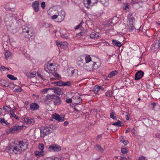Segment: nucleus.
Here are the masks:
<instances>
[{
  "label": "nucleus",
  "mask_w": 160,
  "mask_h": 160,
  "mask_svg": "<svg viewBox=\"0 0 160 160\" xmlns=\"http://www.w3.org/2000/svg\"><path fill=\"white\" fill-rule=\"evenodd\" d=\"M28 142L27 141H14L11 142L9 148V152L15 154L19 153L21 151L28 148Z\"/></svg>",
  "instance_id": "1"
},
{
  "label": "nucleus",
  "mask_w": 160,
  "mask_h": 160,
  "mask_svg": "<svg viewBox=\"0 0 160 160\" xmlns=\"http://www.w3.org/2000/svg\"><path fill=\"white\" fill-rule=\"evenodd\" d=\"M48 13L52 19H55V21L57 22H61L64 18L65 12L63 11L59 12L54 8H50L48 11Z\"/></svg>",
  "instance_id": "2"
},
{
  "label": "nucleus",
  "mask_w": 160,
  "mask_h": 160,
  "mask_svg": "<svg viewBox=\"0 0 160 160\" xmlns=\"http://www.w3.org/2000/svg\"><path fill=\"white\" fill-rule=\"evenodd\" d=\"M44 68L45 71L49 73H51L55 77L58 78L60 77L59 75L56 72L57 68L53 63L48 62L45 65Z\"/></svg>",
  "instance_id": "3"
},
{
  "label": "nucleus",
  "mask_w": 160,
  "mask_h": 160,
  "mask_svg": "<svg viewBox=\"0 0 160 160\" xmlns=\"http://www.w3.org/2000/svg\"><path fill=\"white\" fill-rule=\"evenodd\" d=\"M91 63L92 65L90 66L89 65L88 63H85L83 65L84 68L89 71H92L97 69L101 65V63L98 59L96 61H92Z\"/></svg>",
  "instance_id": "4"
},
{
  "label": "nucleus",
  "mask_w": 160,
  "mask_h": 160,
  "mask_svg": "<svg viewBox=\"0 0 160 160\" xmlns=\"http://www.w3.org/2000/svg\"><path fill=\"white\" fill-rule=\"evenodd\" d=\"M22 33L26 35L28 38L32 37L34 34V30L31 27H25L22 29Z\"/></svg>",
  "instance_id": "5"
},
{
  "label": "nucleus",
  "mask_w": 160,
  "mask_h": 160,
  "mask_svg": "<svg viewBox=\"0 0 160 160\" xmlns=\"http://www.w3.org/2000/svg\"><path fill=\"white\" fill-rule=\"evenodd\" d=\"M40 129L41 132V137H44L45 136L52 132V129L47 127H41Z\"/></svg>",
  "instance_id": "6"
},
{
  "label": "nucleus",
  "mask_w": 160,
  "mask_h": 160,
  "mask_svg": "<svg viewBox=\"0 0 160 160\" xmlns=\"http://www.w3.org/2000/svg\"><path fill=\"white\" fill-rule=\"evenodd\" d=\"M128 18L129 20V23L128 25V28L129 30L132 31L135 28L134 24L135 20L132 13L129 14Z\"/></svg>",
  "instance_id": "7"
},
{
  "label": "nucleus",
  "mask_w": 160,
  "mask_h": 160,
  "mask_svg": "<svg viewBox=\"0 0 160 160\" xmlns=\"http://www.w3.org/2000/svg\"><path fill=\"white\" fill-rule=\"evenodd\" d=\"M23 127L24 126L23 125L19 126L15 125L11 127L9 129V132L13 134L19 132H20L21 130L23 129Z\"/></svg>",
  "instance_id": "8"
},
{
  "label": "nucleus",
  "mask_w": 160,
  "mask_h": 160,
  "mask_svg": "<svg viewBox=\"0 0 160 160\" xmlns=\"http://www.w3.org/2000/svg\"><path fill=\"white\" fill-rule=\"evenodd\" d=\"M82 2L84 5L87 8H89L90 7L93 6L95 4H96L98 2V0H83Z\"/></svg>",
  "instance_id": "9"
},
{
  "label": "nucleus",
  "mask_w": 160,
  "mask_h": 160,
  "mask_svg": "<svg viewBox=\"0 0 160 160\" xmlns=\"http://www.w3.org/2000/svg\"><path fill=\"white\" fill-rule=\"evenodd\" d=\"M52 99L53 100L54 104L55 105H58L61 103V98L57 95H53Z\"/></svg>",
  "instance_id": "10"
},
{
  "label": "nucleus",
  "mask_w": 160,
  "mask_h": 160,
  "mask_svg": "<svg viewBox=\"0 0 160 160\" xmlns=\"http://www.w3.org/2000/svg\"><path fill=\"white\" fill-rule=\"evenodd\" d=\"M32 6L36 12H38L39 9V2L35 1L32 3Z\"/></svg>",
  "instance_id": "11"
},
{
  "label": "nucleus",
  "mask_w": 160,
  "mask_h": 160,
  "mask_svg": "<svg viewBox=\"0 0 160 160\" xmlns=\"http://www.w3.org/2000/svg\"><path fill=\"white\" fill-rule=\"evenodd\" d=\"M56 44L58 47L64 49L67 48L68 46V44L67 42H59L58 41H56Z\"/></svg>",
  "instance_id": "12"
},
{
  "label": "nucleus",
  "mask_w": 160,
  "mask_h": 160,
  "mask_svg": "<svg viewBox=\"0 0 160 160\" xmlns=\"http://www.w3.org/2000/svg\"><path fill=\"white\" fill-rule=\"evenodd\" d=\"M49 148L50 150L56 152H58L61 150V147L58 145L56 144H54L50 146Z\"/></svg>",
  "instance_id": "13"
},
{
  "label": "nucleus",
  "mask_w": 160,
  "mask_h": 160,
  "mask_svg": "<svg viewBox=\"0 0 160 160\" xmlns=\"http://www.w3.org/2000/svg\"><path fill=\"white\" fill-rule=\"evenodd\" d=\"M23 120L27 124H33L35 123L34 119L28 117H24Z\"/></svg>",
  "instance_id": "14"
},
{
  "label": "nucleus",
  "mask_w": 160,
  "mask_h": 160,
  "mask_svg": "<svg viewBox=\"0 0 160 160\" xmlns=\"http://www.w3.org/2000/svg\"><path fill=\"white\" fill-rule=\"evenodd\" d=\"M144 75V72L140 70L137 72L135 75V79L138 80L141 78Z\"/></svg>",
  "instance_id": "15"
},
{
  "label": "nucleus",
  "mask_w": 160,
  "mask_h": 160,
  "mask_svg": "<svg viewBox=\"0 0 160 160\" xmlns=\"http://www.w3.org/2000/svg\"><path fill=\"white\" fill-rule=\"evenodd\" d=\"M53 118L58 121L59 122H62L64 121V117H61L58 114L55 113L52 115Z\"/></svg>",
  "instance_id": "16"
},
{
  "label": "nucleus",
  "mask_w": 160,
  "mask_h": 160,
  "mask_svg": "<svg viewBox=\"0 0 160 160\" xmlns=\"http://www.w3.org/2000/svg\"><path fill=\"white\" fill-rule=\"evenodd\" d=\"M51 90H53L54 93L58 95H62L63 92L60 88H51Z\"/></svg>",
  "instance_id": "17"
},
{
  "label": "nucleus",
  "mask_w": 160,
  "mask_h": 160,
  "mask_svg": "<svg viewBox=\"0 0 160 160\" xmlns=\"http://www.w3.org/2000/svg\"><path fill=\"white\" fill-rule=\"evenodd\" d=\"M91 38L96 40L99 38L101 37V35L99 33L96 32H92L90 35Z\"/></svg>",
  "instance_id": "18"
},
{
  "label": "nucleus",
  "mask_w": 160,
  "mask_h": 160,
  "mask_svg": "<svg viewBox=\"0 0 160 160\" xmlns=\"http://www.w3.org/2000/svg\"><path fill=\"white\" fill-rule=\"evenodd\" d=\"M39 108V105L36 102L32 103L30 104V108L31 110H37Z\"/></svg>",
  "instance_id": "19"
},
{
  "label": "nucleus",
  "mask_w": 160,
  "mask_h": 160,
  "mask_svg": "<svg viewBox=\"0 0 160 160\" xmlns=\"http://www.w3.org/2000/svg\"><path fill=\"white\" fill-rule=\"evenodd\" d=\"M53 95H47L44 99V102L47 104H48L52 101V99H53Z\"/></svg>",
  "instance_id": "20"
},
{
  "label": "nucleus",
  "mask_w": 160,
  "mask_h": 160,
  "mask_svg": "<svg viewBox=\"0 0 160 160\" xmlns=\"http://www.w3.org/2000/svg\"><path fill=\"white\" fill-rule=\"evenodd\" d=\"M153 47L154 48V49L160 48V38H158L157 40L155 41Z\"/></svg>",
  "instance_id": "21"
},
{
  "label": "nucleus",
  "mask_w": 160,
  "mask_h": 160,
  "mask_svg": "<svg viewBox=\"0 0 160 160\" xmlns=\"http://www.w3.org/2000/svg\"><path fill=\"white\" fill-rule=\"evenodd\" d=\"M9 113L11 115V117L14 118L16 120L18 119L19 118L15 114L14 110V109L10 110Z\"/></svg>",
  "instance_id": "22"
},
{
  "label": "nucleus",
  "mask_w": 160,
  "mask_h": 160,
  "mask_svg": "<svg viewBox=\"0 0 160 160\" xmlns=\"http://www.w3.org/2000/svg\"><path fill=\"white\" fill-rule=\"evenodd\" d=\"M112 44L114 46L119 47H120L122 46V44L121 43L118 41H117L116 40L113 39L112 40Z\"/></svg>",
  "instance_id": "23"
},
{
  "label": "nucleus",
  "mask_w": 160,
  "mask_h": 160,
  "mask_svg": "<svg viewBox=\"0 0 160 160\" xmlns=\"http://www.w3.org/2000/svg\"><path fill=\"white\" fill-rule=\"evenodd\" d=\"M94 148L96 149L97 151L101 153H102L104 151V149L102 148L101 146L99 145H96L95 146Z\"/></svg>",
  "instance_id": "24"
},
{
  "label": "nucleus",
  "mask_w": 160,
  "mask_h": 160,
  "mask_svg": "<svg viewBox=\"0 0 160 160\" xmlns=\"http://www.w3.org/2000/svg\"><path fill=\"white\" fill-rule=\"evenodd\" d=\"M118 73V72L117 70H114L111 72L108 75V77L111 78L117 75Z\"/></svg>",
  "instance_id": "25"
},
{
  "label": "nucleus",
  "mask_w": 160,
  "mask_h": 160,
  "mask_svg": "<svg viewBox=\"0 0 160 160\" xmlns=\"http://www.w3.org/2000/svg\"><path fill=\"white\" fill-rule=\"evenodd\" d=\"M34 154L36 156L40 157L43 156L44 154L43 152H42L40 151H37L34 152Z\"/></svg>",
  "instance_id": "26"
},
{
  "label": "nucleus",
  "mask_w": 160,
  "mask_h": 160,
  "mask_svg": "<svg viewBox=\"0 0 160 160\" xmlns=\"http://www.w3.org/2000/svg\"><path fill=\"white\" fill-rule=\"evenodd\" d=\"M112 125L118 127H121L123 125V123L121 121L118 120L117 122L112 123Z\"/></svg>",
  "instance_id": "27"
},
{
  "label": "nucleus",
  "mask_w": 160,
  "mask_h": 160,
  "mask_svg": "<svg viewBox=\"0 0 160 160\" xmlns=\"http://www.w3.org/2000/svg\"><path fill=\"white\" fill-rule=\"evenodd\" d=\"M69 76H72L74 73V70L72 68H70L67 71Z\"/></svg>",
  "instance_id": "28"
},
{
  "label": "nucleus",
  "mask_w": 160,
  "mask_h": 160,
  "mask_svg": "<svg viewBox=\"0 0 160 160\" xmlns=\"http://www.w3.org/2000/svg\"><path fill=\"white\" fill-rule=\"evenodd\" d=\"M85 58L86 63H88L90 61H91V62H92V58L89 55H86Z\"/></svg>",
  "instance_id": "29"
},
{
  "label": "nucleus",
  "mask_w": 160,
  "mask_h": 160,
  "mask_svg": "<svg viewBox=\"0 0 160 160\" xmlns=\"http://www.w3.org/2000/svg\"><path fill=\"white\" fill-rule=\"evenodd\" d=\"M112 92L111 91H108L105 93V96L108 98H110L112 96Z\"/></svg>",
  "instance_id": "30"
},
{
  "label": "nucleus",
  "mask_w": 160,
  "mask_h": 160,
  "mask_svg": "<svg viewBox=\"0 0 160 160\" xmlns=\"http://www.w3.org/2000/svg\"><path fill=\"white\" fill-rule=\"evenodd\" d=\"M12 54V53L11 52L9 51H6L5 53V55L6 58L7 59L9 57L11 56Z\"/></svg>",
  "instance_id": "31"
},
{
  "label": "nucleus",
  "mask_w": 160,
  "mask_h": 160,
  "mask_svg": "<svg viewBox=\"0 0 160 160\" xmlns=\"http://www.w3.org/2000/svg\"><path fill=\"white\" fill-rule=\"evenodd\" d=\"M99 86H96L94 88L93 91L95 94H97L98 93L99 90Z\"/></svg>",
  "instance_id": "32"
},
{
  "label": "nucleus",
  "mask_w": 160,
  "mask_h": 160,
  "mask_svg": "<svg viewBox=\"0 0 160 160\" xmlns=\"http://www.w3.org/2000/svg\"><path fill=\"white\" fill-rule=\"evenodd\" d=\"M44 147V145L42 143H39L38 146L39 150L42 152H43Z\"/></svg>",
  "instance_id": "33"
},
{
  "label": "nucleus",
  "mask_w": 160,
  "mask_h": 160,
  "mask_svg": "<svg viewBox=\"0 0 160 160\" xmlns=\"http://www.w3.org/2000/svg\"><path fill=\"white\" fill-rule=\"evenodd\" d=\"M49 90H51V88H46L44 89H41L40 90V92L41 93L45 94Z\"/></svg>",
  "instance_id": "34"
},
{
  "label": "nucleus",
  "mask_w": 160,
  "mask_h": 160,
  "mask_svg": "<svg viewBox=\"0 0 160 160\" xmlns=\"http://www.w3.org/2000/svg\"><path fill=\"white\" fill-rule=\"evenodd\" d=\"M115 114V112H114L113 111L111 113L110 115V117L111 118H112L114 120H117V118L116 116H114Z\"/></svg>",
  "instance_id": "35"
},
{
  "label": "nucleus",
  "mask_w": 160,
  "mask_h": 160,
  "mask_svg": "<svg viewBox=\"0 0 160 160\" xmlns=\"http://www.w3.org/2000/svg\"><path fill=\"white\" fill-rule=\"evenodd\" d=\"M71 83L70 81L63 82V86H71Z\"/></svg>",
  "instance_id": "36"
},
{
  "label": "nucleus",
  "mask_w": 160,
  "mask_h": 160,
  "mask_svg": "<svg viewBox=\"0 0 160 160\" xmlns=\"http://www.w3.org/2000/svg\"><path fill=\"white\" fill-rule=\"evenodd\" d=\"M53 83L59 86H63V82L61 81H59L58 82H53Z\"/></svg>",
  "instance_id": "37"
},
{
  "label": "nucleus",
  "mask_w": 160,
  "mask_h": 160,
  "mask_svg": "<svg viewBox=\"0 0 160 160\" xmlns=\"http://www.w3.org/2000/svg\"><path fill=\"white\" fill-rule=\"evenodd\" d=\"M7 77L10 79L13 80H16L17 79V78L15 77L13 75L8 74L7 75Z\"/></svg>",
  "instance_id": "38"
},
{
  "label": "nucleus",
  "mask_w": 160,
  "mask_h": 160,
  "mask_svg": "<svg viewBox=\"0 0 160 160\" xmlns=\"http://www.w3.org/2000/svg\"><path fill=\"white\" fill-rule=\"evenodd\" d=\"M102 4L105 5L107 4H108L109 0H98Z\"/></svg>",
  "instance_id": "39"
},
{
  "label": "nucleus",
  "mask_w": 160,
  "mask_h": 160,
  "mask_svg": "<svg viewBox=\"0 0 160 160\" xmlns=\"http://www.w3.org/2000/svg\"><path fill=\"white\" fill-rule=\"evenodd\" d=\"M121 152L122 153L124 154H126L127 152V150L126 148L122 146L121 148Z\"/></svg>",
  "instance_id": "40"
},
{
  "label": "nucleus",
  "mask_w": 160,
  "mask_h": 160,
  "mask_svg": "<svg viewBox=\"0 0 160 160\" xmlns=\"http://www.w3.org/2000/svg\"><path fill=\"white\" fill-rule=\"evenodd\" d=\"M0 121L1 123L2 124L5 123L7 124V123H8L6 121L5 119L3 118H1Z\"/></svg>",
  "instance_id": "41"
},
{
  "label": "nucleus",
  "mask_w": 160,
  "mask_h": 160,
  "mask_svg": "<svg viewBox=\"0 0 160 160\" xmlns=\"http://www.w3.org/2000/svg\"><path fill=\"white\" fill-rule=\"evenodd\" d=\"M21 91L22 89L20 87H18L17 88H15L14 90V92H21Z\"/></svg>",
  "instance_id": "42"
},
{
  "label": "nucleus",
  "mask_w": 160,
  "mask_h": 160,
  "mask_svg": "<svg viewBox=\"0 0 160 160\" xmlns=\"http://www.w3.org/2000/svg\"><path fill=\"white\" fill-rule=\"evenodd\" d=\"M120 142L123 143L125 146L127 145L129 143L128 141H121Z\"/></svg>",
  "instance_id": "43"
},
{
  "label": "nucleus",
  "mask_w": 160,
  "mask_h": 160,
  "mask_svg": "<svg viewBox=\"0 0 160 160\" xmlns=\"http://www.w3.org/2000/svg\"><path fill=\"white\" fill-rule=\"evenodd\" d=\"M41 7H42V9H44L45 8V6H46V5H45V2H42L41 3Z\"/></svg>",
  "instance_id": "44"
},
{
  "label": "nucleus",
  "mask_w": 160,
  "mask_h": 160,
  "mask_svg": "<svg viewBox=\"0 0 160 160\" xmlns=\"http://www.w3.org/2000/svg\"><path fill=\"white\" fill-rule=\"evenodd\" d=\"M77 64L79 66H82L83 65L82 60H79L77 62Z\"/></svg>",
  "instance_id": "45"
},
{
  "label": "nucleus",
  "mask_w": 160,
  "mask_h": 160,
  "mask_svg": "<svg viewBox=\"0 0 160 160\" xmlns=\"http://www.w3.org/2000/svg\"><path fill=\"white\" fill-rule=\"evenodd\" d=\"M37 74L38 75V77H39L42 80H43L44 79V78H43V76L41 74L38 72Z\"/></svg>",
  "instance_id": "46"
},
{
  "label": "nucleus",
  "mask_w": 160,
  "mask_h": 160,
  "mask_svg": "<svg viewBox=\"0 0 160 160\" xmlns=\"http://www.w3.org/2000/svg\"><path fill=\"white\" fill-rule=\"evenodd\" d=\"M66 102L67 103H70L72 102V100L71 99H67L66 100Z\"/></svg>",
  "instance_id": "47"
},
{
  "label": "nucleus",
  "mask_w": 160,
  "mask_h": 160,
  "mask_svg": "<svg viewBox=\"0 0 160 160\" xmlns=\"http://www.w3.org/2000/svg\"><path fill=\"white\" fill-rule=\"evenodd\" d=\"M132 132L134 135L136 134V131L134 128H133L131 130Z\"/></svg>",
  "instance_id": "48"
},
{
  "label": "nucleus",
  "mask_w": 160,
  "mask_h": 160,
  "mask_svg": "<svg viewBox=\"0 0 160 160\" xmlns=\"http://www.w3.org/2000/svg\"><path fill=\"white\" fill-rule=\"evenodd\" d=\"M77 99L78 100V101L79 102V103L81 102L82 101V100L81 98H80L79 97H78Z\"/></svg>",
  "instance_id": "49"
},
{
  "label": "nucleus",
  "mask_w": 160,
  "mask_h": 160,
  "mask_svg": "<svg viewBox=\"0 0 160 160\" xmlns=\"http://www.w3.org/2000/svg\"><path fill=\"white\" fill-rule=\"evenodd\" d=\"M145 157L144 156H141L138 159L139 160H145Z\"/></svg>",
  "instance_id": "50"
},
{
  "label": "nucleus",
  "mask_w": 160,
  "mask_h": 160,
  "mask_svg": "<svg viewBox=\"0 0 160 160\" xmlns=\"http://www.w3.org/2000/svg\"><path fill=\"white\" fill-rule=\"evenodd\" d=\"M82 22H81L78 25H77L76 27L75 28V29H78L79 27H80L81 26V24Z\"/></svg>",
  "instance_id": "51"
},
{
  "label": "nucleus",
  "mask_w": 160,
  "mask_h": 160,
  "mask_svg": "<svg viewBox=\"0 0 160 160\" xmlns=\"http://www.w3.org/2000/svg\"><path fill=\"white\" fill-rule=\"evenodd\" d=\"M5 69L6 68L4 66H2L0 67V69L3 70V71H4Z\"/></svg>",
  "instance_id": "52"
},
{
  "label": "nucleus",
  "mask_w": 160,
  "mask_h": 160,
  "mask_svg": "<svg viewBox=\"0 0 160 160\" xmlns=\"http://www.w3.org/2000/svg\"><path fill=\"white\" fill-rule=\"evenodd\" d=\"M49 127H50L52 129V130L53 129H55L56 128L53 125H51Z\"/></svg>",
  "instance_id": "53"
},
{
  "label": "nucleus",
  "mask_w": 160,
  "mask_h": 160,
  "mask_svg": "<svg viewBox=\"0 0 160 160\" xmlns=\"http://www.w3.org/2000/svg\"><path fill=\"white\" fill-rule=\"evenodd\" d=\"M120 160H127V159L126 158H124L123 157H121Z\"/></svg>",
  "instance_id": "54"
},
{
  "label": "nucleus",
  "mask_w": 160,
  "mask_h": 160,
  "mask_svg": "<svg viewBox=\"0 0 160 160\" xmlns=\"http://www.w3.org/2000/svg\"><path fill=\"white\" fill-rule=\"evenodd\" d=\"M102 137V135H98L97 137V139H99L101 138Z\"/></svg>",
  "instance_id": "55"
},
{
  "label": "nucleus",
  "mask_w": 160,
  "mask_h": 160,
  "mask_svg": "<svg viewBox=\"0 0 160 160\" xmlns=\"http://www.w3.org/2000/svg\"><path fill=\"white\" fill-rule=\"evenodd\" d=\"M99 90L103 91L104 90V88L102 87L101 86H99Z\"/></svg>",
  "instance_id": "56"
},
{
  "label": "nucleus",
  "mask_w": 160,
  "mask_h": 160,
  "mask_svg": "<svg viewBox=\"0 0 160 160\" xmlns=\"http://www.w3.org/2000/svg\"><path fill=\"white\" fill-rule=\"evenodd\" d=\"M83 32H81L78 33V35L79 36H82L83 35Z\"/></svg>",
  "instance_id": "57"
},
{
  "label": "nucleus",
  "mask_w": 160,
  "mask_h": 160,
  "mask_svg": "<svg viewBox=\"0 0 160 160\" xmlns=\"http://www.w3.org/2000/svg\"><path fill=\"white\" fill-rule=\"evenodd\" d=\"M68 124V122L67 121H65L64 122V125L66 126Z\"/></svg>",
  "instance_id": "58"
},
{
  "label": "nucleus",
  "mask_w": 160,
  "mask_h": 160,
  "mask_svg": "<svg viewBox=\"0 0 160 160\" xmlns=\"http://www.w3.org/2000/svg\"><path fill=\"white\" fill-rule=\"evenodd\" d=\"M7 108H8V107L7 106H4L3 107V109L5 110H6V111L7 110Z\"/></svg>",
  "instance_id": "59"
},
{
  "label": "nucleus",
  "mask_w": 160,
  "mask_h": 160,
  "mask_svg": "<svg viewBox=\"0 0 160 160\" xmlns=\"http://www.w3.org/2000/svg\"><path fill=\"white\" fill-rule=\"evenodd\" d=\"M130 131V128H128L127 130H126V133H127L128 132H129Z\"/></svg>",
  "instance_id": "60"
},
{
  "label": "nucleus",
  "mask_w": 160,
  "mask_h": 160,
  "mask_svg": "<svg viewBox=\"0 0 160 160\" xmlns=\"http://www.w3.org/2000/svg\"><path fill=\"white\" fill-rule=\"evenodd\" d=\"M75 111L78 112L79 111V110L76 107H75L74 108Z\"/></svg>",
  "instance_id": "61"
},
{
  "label": "nucleus",
  "mask_w": 160,
  "mask_h": 160,
  "mask_svg": "<svg viewBox=\"0 0 160 160\" xmlns=\"http://www.w3.org/2000/svg\"><path fill=\"white\" fill-rule=\"evenodd\" d=\"M151 105L153 106V107H154V106L156 105V104L155 103H152L151 104Z\"/></svg>",
  "instance_id": "62"
},
{
  "label": "nucleus",
  "mask_w": 160,
  "mask_h": 160,
  "mask_svg": "<svg viewBox=\"0 0 160 160\" xmlns=\"http://www.w3.org/2000/svg\"><path fill=\"white\" fill-rule=\"evenodd\" d=\"M62 37H63L65 38H68V37L67 35H63Z\"/></svg>",
  "instance_id": "63"
},
{
  "label": "nucleus",
  "mask_w": 160,
  "mask_h": 160,
  "mask_svg": "<svg viewBox=\"0 0 160 160\" xmlns=\"http://www.w3.org/2000/svg\"><path fill=\"white\" fill-rule=\"evenodd\" d=\"M108 24H111V23H112V21H109L108 22Z\"/></svg>",
  "instance_id": "64"
}]
</instances>
